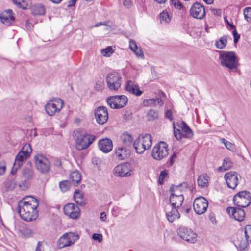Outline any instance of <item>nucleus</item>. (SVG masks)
Here are the masks:
<instances>
[{
    "label": "nucleus",
    "mask_w": 251,
    "mask_h": 251,
    "mask_svg": "<svg viewBox=\"0 0 251 251\" xmlns=\"http://www.w3.org/2000/svg\"><path fill=\"white\" fill-rule=\"evenodd\" d=\"M39 202L33 197H27L20 201L17 210L22 219L26 221H31L36 219L38 212L37 208Z\"/></svg>",
    "instance_id": "obj_1"
},
{
    "label": "nucleus",
    "mask_w": 251,
    "mask_h": 251,
    "mask_svg": "<svg viewBox=\"0 0 251 251\" xmlns=\"http://www.w3.org/2000/svg\"><path fill=\"white\" fill-rule=\"evenodd\" d=\"M94 135L87 134L84 129H78L75 132V147L78 150L87 148L95 140Z\"/></svg>",
    "instance_id": "obj_2"
},
{
    "label": "nucleus",
    "mask_w": 251,
    "mask_h": 251,
    "mask_svg": "<svg viewBox=\"0 0 251 251\" xmlns=\"http://www.w3.org/2000/svg\"><path fill=\"white\" fill-rule=\"evenodd\" d=\"M152 139L150 134H141L134 142L133 146L138 154H142L151 146Z\"/></svg>",
    "instance_id": "obj_3"
},
{
    "label": "nucleus",
    "mask_w": 251,
    "mask_h": 251,
    "mask_svg": "<svg viewBox=\"0 0 251 251\" xmlns=\"http://www.w3.org/2000/svg\"><path fill=\"white\" fill-rule=\"evenodd\" d=\"M173 125L174 134L177 140H179L182 138L189 139L192 138L193 136V131L184 121H182L179 123L177 124L178 128L176 127L174 123Z\"/></svg>",
    "instance_id": "obj_4"
},
{
    "label": "nucleus",
    "mask_w": 251,
    "mask_h": 251,
    "mask_svg": "<svg viewBox=\"0 0 251 251\" xmlns=\"http://www.w3.org/2000/svg\"><path fill=\"white\" fill-rule=\"evenodd\" d=\"M221 64L230 70L236 69L238 65V60L233 52L221 51L220 52Z\"/></svg>",
    "instance_id": "obj_5"
},
{
    "label": "nucleus",
    "mask_w": 251,
    "mask_h": 251,
    "mask_svg": "<svg viewBox=\"0 0 251 251\" xmlns=\"http://www.w3.org/2000/svg\"><path fill=\"white\" fill-rule=\"evenodd\" d=\"M122 77L121 75L116 71L109 73L106 77L107 87L110 90L116 91L121 85Z\"/></svg>",
    "instance_id": "obj_6"
},
{
    "label": "nucleus",
    "mask_w": 251,
    "mask_h": 251,
    "mask_svg": "<svg viewBox=\"0 0 251 251\" xmlns=\"http://www.w3.org/2000/svg\"><path fill=\"white\" fill-rule=\"evenodd\" d=\"M234 204L239 207H246L251 202V195L247 191L239 192L233 199Z\"/></svg>",
    "instance_id": "obj_7"
},
{
    "label": "nucleus",
    "mask_w": 251,
    "mask_h": 251,
    "mask_svg": "<svg viewBox=\"0 0 251 251\" xmlns=\"http://www.w3.org/2000/svg\"><path fill=\"white\" fill-rule=\"evenodd\" d=\"M79 239L77 232H68L64 233L59 239L58 245L60 249L71 246Z\"/></svg>",
    "instance_id": "obj_8"
},
{
    "label": "nucleus",
    "mask_w": 251,
    "mask_h": 251,
    "mask_svg": "<svg viewBox=\"0 0 251 251\" xmlns=\"http://www.w3.org/2000/svg\"><path fill=\"white\" fill-rule=\"evenodd\" d=\"M35 167L37 170L42 174H46L50 169V162L48 158L42 154L34 156Z\"/></svg>",
    "instance_id": "obj_9"
},
{
    "label": "nucleus",
    "mask_w": 251,
    "mask_h": 251,
    "mask_svg": "<svg viewBox=\"0 0 251 251\" xmlns=\"http://www.w3.org/2000/svg\"><path fill=\"white\" fill-rule=\"evenodd\" d=\"M151 155L156 160H161L166 157L168 155L167 144L164 142H160L153 147Z\"/></svg>",
    "instance_id": "obj_10"
},
{
    "label": "nucleus",
    "mask_w": 251,
    "mask_h": 251,
    "mask_svg": "<svg viewBox=\"0 0 251 251\" xmlns=\"http://www.w3.org/2000/svg\"><path fill=\"white\" fill-rule=\"evenodd\" d=\"M128 101V99L125 95H115L109 97L107 102L113 109H119L125 106Z\"/></svg>",
    "instance_id": "obj_11"
},
{
    "label": "nucleus",
    "mask_w": 251,
    "mask_h": 251,
    "mask_svg": "<svg viewBox=\"0 0 251 251\" xmlns=\"http://www.w3.org/2000/svg\"><path fill=\"white\" fill-rule=\"evenodd\" d=\"M63 101L60 99H54L50 100L45 106L46 113L49 116H53L62 108Z\"/></svg>",
    "instance_id": "obj_12"
},
{
    "label": "nucleus",
    "mask_w": 251,
    "mask_h": 251,
    "mask_svg": "<svg viewBox=\"0 0 251 251\" xmlns=\"http://www.w3.org/2000/svg\"><path fill=\"white\" fill-rule=\"evenodd\" d=\"M251 241V226L247 225L244 228V236L237 238V244L241 251H247L249 242Z\"/></svg>",
    "instance_id": "obj_13"
},
{
    "label": "nucleus",
    "mask_w": 251,
    "mask_h": 251,
    "mask_svg": "<svg viewBox=\"0 0 251 251\" xmlns=\"http://www.w3.org/2000/svg\"><path fill=\"white\" fill-rule=\"evenodd\" d=\"M32 152L31 146L29 144H25L20 151L17 155L14 162L18 166H22L23 162L25 161Z\"/></svg>",
    "instance_id": "obj_14"
},
{
    "label": "nucleus",
    "mask_w": 251,
    "mask_h": 251,
    "mask_svg": "<svg viewBox=\"0 0 251 251\" xmlns=\"http://www.w3.org/2000/svg\"><path fill=\"white\" fill-rule=\"evenodd\" d=\"M132 172L130 164L128 163H124L115 167L113 174L118 177H129L131 175Z\"/></svg>",
    "instance_id": "obj_15"
},
{
    "label": "nucleus",
    "mask_w": 251,
    "mask_h": 251,
    "mask_svg": "<svg viewBox=\"0 0 251 251\" xmlns=\"http://www.w3.org/2000/svg\"><path fill=\"white\" fill-rule=\"evenodd\" d=\"M178 235L188 242L194 243L197 241V235L192 229L180 227L177 230Z\"/></svg>",
    "instance_id": "obj_16"
},
{
    "label": "nucleus",
    "mask_w": 251,
    "mask_h": 251,
    "mask_svg": "<svg viewBox=\"0 0 251 251\" xmlns=\"http://www.w3.org/2000/svg\"><path fill=\"white\" fill-rule=\"evenodd\" d=\"M65 214L73 219H77L80 215L79 207L75 204L68 203L63 208Z\"/></svg>",
    "instance_id": "obj_17"
},
{
    "label": "nucleus",
    "mask_w": 251,
    "mask_h": 251,
    "mask_svg": "<svg viewBox=\"0 0 251 251\" xmlns=\"http://www.w3.org/2000/svg\"><path fill=\"white\" fill-rule=\"evenodd\" d=\"M208 206V201L202 197L195 199L193 203L194 210L199 215L203 214L207 210Z\"/></svg>",
    "instance_id": "obj_18"
},
{
    "label": "nucleus",
    "mask_w": 251,
    "mask_h": 251,
    "mask_svg": "<svg viewBox=\"0 0 251 251\" xmlns=\"http://www.w3.org/2000/svg\"><path fill=\"white\" fill-rule=\"evenodd\" d=\"M95 116L97 122L100 125L105 124L108 119V114L106 108L99 106L95 111Z\"/></svg>",
    "instance_id": "obj_19"
},
{
    "label": "nucleus",
    "mask_w": 251,
    "mask_h": 251,
    "mask_svg": "<svg viewBox=\"0 0 251 251\" xmlns=\"http://www.w3.org/2000/svg\"><path fill=\"white\" fill-rule=\"evenodd\" d=\"M190 14L194 18L202 19L205 15V8L200 3L195 2L190 8Z\"/></svg>",
    "instance_id": "obj_20"
},
{
    "label": "nucleus",
    "mask_w": 251,
    "mask_h": 251,
    "mask_svg": "<svg viewBox=\"0 0 251 251\" xmlns=\"http://www.w3.org/2000/svg\"><path fill=\"white\" fill-rule=\"evenodd\" d=\"M227 186L232 189H234L238 183V174L236 172L230 171L226 173L224 175Z\"/></svg>",
    "instance_id": "obj_21"
},
{
    "label": "nucleus",
    "mask_w": 251,
    "mask_h": 251,
    "mask_svg": "<svg viewBox=\"0 0 251 251\" xmlns=\"http://www.w3.org/2000/svg\"><path fill=\"white\" fill-rule=\"evenodd\" d=\"M226 212L231 217L238 221L241 222L244 220L245 212L239 207L235 208L228 207L226 208Z\"/></svg>",
    "instance_id": "obj_22"
},
{
    "label": "nucleus",
    "mask_w": 251,
    "mask_h": 251,
    "mask_svg": "<svg viewBox=\"0 0 251 251\" xmlns=\"http://www.w3.org/2000/svg\"><path fill=\"white\" fill-rule=\"evenodd\" d=\"M0 19L5 25H10L15 21L12 10L8 9L2 12L0 14Z\"/></svg>",
    "instance_id": "obj_23"
},
{
    "label": "nucleus",
    "mask_w": 251,
    "mask_h": 251,
    "mask_svg": "<svg viewBox=\"0 0 251 251\" xmlns=\"http://www.w3.org/2000/svg\"><path fill=\"white\" fill-rule=\"evenodd\" d=\"M126 89L130 93L136 96H139L143 93V92L140 90L138 85L132 80L127 81L126 85Z\"/></svg>",
    "instance_id": "obj_24"
},
{
    "label": "nucleus",
    "mask_w": 251,
    "mask_h": 251,
    "mask_svg": "<svg viewBox=\"0 0 251 251\" xmlns=\"http://www.w3.org/2000/svg\"><path fill=\"white\" fill-rule=\"evenodd\" d=\"M99 149L103 152H110L113 148V143L110 139L105 138L100 140L98 143Z\"/></svg>",
    "instance_id": "obj_25"
},
{
    "label": "nucleus",
    "mask_w": 251,
    "mask_h": 251,
    "mask_svg": "<svg viewBox=\"0 0 251 251\" xmlns=\"http://www.w3.org/2000/svg\"><path fill=\"white\" fill-rule=\"evenodd\" d=\"M166 216L168 221L171 223L179 219L180 217V214L177 209L172 207L170 211L166 212Z\"/></svg>",
    "instance_id": "obj_26"
},
{
    "label": "nucleus",
    "mask_w": 251,
    "mask_h": 251,
    "mask_svg": "<svg viewBox=\"0 0 251 251\" xmlns=\"http://www.w3.org/2000/svg\"><path fill=\"white\" fill-rule=\"evenodd\" d=\"M169 201L172 208L178 209L181 206L184 201V197L179 196H170Z\"/></svg>",
    "instance_id": "obj_27"
},
{
    "label": "nucleus",
    "mask_w": 251,
    "mask_h": 251,
    "mask_svg": "<svg viewBox=\"0 0 251 251\" xmlns=\"http://www.w3.org/2000/svg\"><path fill=\"white\" fill-rule=\"evenodd\" d=\"M163 101L160 98L146 99L143 100V104L145 106H155L159 105L162 106Z\"/></svg>",
    "instance_id": "obj_28"
},
{
    "label": "nucleus",
    "mask_w": 251,
    "mask_h": 251,
    "mask_svg": "<svg viewBox=\"0 0 251 251\" xmlns=\"http://www.w3.org/2000/svg\"><path fill=\"white\" fill-rule=\"evenodd\" d=\"M121 139L123 146L125 147H129L132 144L134 138L130 134L127 132H124L121 135Z\"/></svg>",
    "instance_id": "obj_29"
},
{
    "label": "nucleus",
    "mask_w": 251,
    "mask_h": 251,
    "mask_svg": "<svg viewBox=\"0 0 251 251\" xmlns=\"http://www.w3.org/2000/svg\"><path fill=\"white\" fill-rule=\"evenodd\" d=\"M129 48L138 57L144 58V56L142 50L138 47L134 41L131 40L129 41Z\"/></svg>",
    "instance_id": "obj_30"
},
{
    "label": "nucleus",
    "mask_w": 251,
    "mask_h": 251,
    "mask_svg": "<svg viewBox=\"0 0 251 251\" xmlns=\"http://www.w3.org/2000/svg\"><path fill=\"white\" fill-rule=\"evenodd\" d=\"M70 178L74 185H77L81 181V174L78 171H74L71 173Z\"/></svg>",
    "instance_id": "obj_31"
},
{
    "label": "nucleus",
    "mask_w": 251,
    "mask_h": 251,
    "mask_svg": "<svg viewBox=\"0 0 251 251\" xmlns=\"http://www.w3.org/2000/svg\"><path fill=\"white\" fill-rule=\"evenodd\" d=\"M74 198L75 202L78 205L83 206L85 205L83 195L80 193L78 189L75 190L74 194Z\"/></svg>",
    "instance_id": "obj_32"
},
{
    "label": "nucleus",
    "mask_w": 251,
    "mask_h": 251,
    "mask_svg": "<svg viewBox=\"0 0 251 251\" xmlns=\"http://www.w3.org/2000/svg\"><path fill=\"white\" fill-rule=\"evenodd\" d=\"M182 184L179 185H172L170 191L171 193L170 196H180L184 197L181 190Z\"/></svg>",
    "instance_id": "obj_33"
},
{
    "label": "nucleus",
    "mask_w": 251,
    "mask_h": 251,
    "mask_svg": "<svg viewBox=\"0 0 251 251\" xmlns=\"http://www.w3.org/2000/svg\"><path fill=\"white\" fill-rule=\"evenodd\" d=\"M32 12L35 15H44L46 12L45 6L42 4L34 5L32 9Z\"/></svg>",
    "instance_id": "obj_34"
},
{
    "label": "nucleus",
    "mask_w": 251,
    "mask_h": 251,
    "mask_svg": "<svg viewBox=\"0 0 251 251\" xmlns=\"http://www.w3.org/2000/svg\"><path fill=\"white\" fill-rule=\"evenodd\" d=\"M17 183L13 177H9L5 182V187L7 191H11L14 189Z\"/></svg>",
    "instance_id": "obj_35"
},
{
    "label": "nucleus",
    "mask_w": 251,
    "mask_h": 251,
    "mask_svg": "<svg viewBox=\"0 0 251 251\" xmlns=\"http://www.w3.org/2000/svg\"><path fill=\"white\" fill-rule=\"evenodd\" d=\"M208 180L209 177L206 174L200 176L197 179L198 185L201 187H207Z\"/></svg>",
    "instance_id": "obj_36"
},
{
    "label": "nucleus",
    "mask_w": 251,
    "mask_h": 251,
    "mask_svg": "<svg viewBox=\"0 0 251 251\" xmlns=\"http://www.w3.org/2000/svg\"><path fill=\"white\" fill-rule=\"evenodd\" d=\"M232 162L229 158H226L224 159L223 166L218 168L219 171H225L231 168Z\"/></svg>",
    "instance_id": "obj_37"
},
{
    "label": "nucleus",
    "mask_w": 251,
    "mask_h": 251,
    "mask_svg": "<svg viewBox=\"0 0 251 251\" xmlns=\"http://www.w3.org/2000/svg\"><path fill=\"white\" fill-rule=\"evenodd\" d=\"M114 52V50L111 46H108L105 49H101L100 51L101 55L106 57H110Z\"/></svg>",
    "instance_id": "obj_38"
},
{
    "label": "nucleus",
    "mask_w": 251,
    "mask_h": 251,
    "mask_svg": "<svg viewBox=\"0 0 251 251\" xmlns=\"http://www.w3.org/2000/svg\"><path fill=\"white\" fill-rule=\"evenodd\" d=\"M22 175L25 179H30L33 177V171L29 168H25L22 170Z\"/></svg>",
    "instance_id": "obj_39"
},
{
    "label": "nucleus",
    "mask_w": 251,
    "mask_h": 251,
    "mask_svg": "<svg viewBox=\"0 0 251 251\" xmlns=\"http://www.w3.org/2000/svg\"><path fill=\"white\" fill-rule=\"evenodd\" d=\"M126 149L123 147H119L116 150L115 156L119 159L122 160L126 155Z\"/></svg>",
    "instance_id": "obj_40"
},
{
    "label": "nucleus",
    "mask_w": 251,
    "mask_h": 251,
    "mask_svg": "<svg viewBox=\"0 0 251 251\" xmlns=\"http://www.w3.org/2000/svg\"><path fill=\"white\" fill-rule=\"evenodd\" d=\"M59 188L62 192H65L69 190L70 183L68 180H64L59 182Z\"/></svg>",
    "instance_id": "obj_41"
},
{
    "label": "nucleus",
    "mask_w": 251,
    "mask_h": 251,
    "mask_svg": "<svg viewBox=\"0 0 251 251\" xmlns=\"http://www.w3.org/2000/svg\"><path fill=\"white\" fill-rule=\"evenodd\" d=\"M170 1L171 5L174 6L176 9L182 10L185 9V7L179 0H170Z\"/></svg>",
    "instance_id": "obj_42"
},
{
    "label": "nucleus",
    "mask_w": 251,
    "mask_h": 251,
    "mask_svg": "<svg viewBox=\"0 0 251 251\" xmlns=\"http://www.w3.org/2000/svg\"><path fill=\"white\" fill-rule=\"evenodd\" d=\"M158 117V113L157 111L151 109L147 113V118L149 121H153Z\"/></svg>",
    "instance_id": "obj_43"
},
{
    "label": "nucleus",
    "mask_w": 251,
    "mask_h": 251,
    "mask_svg": "<svg viewBox=\"0 0 251 251\" xmlns=\"http://www.w3.org/2000/svg\"><path fill=\"white\" fill-rule=\"evenodd\" d=\"M227 43V39L226 36L221 37L219 40L216 43V46L217 48L222 49L224 48Z\"/></svg>",
    "instance_id": "obj_44"
},
{
    "label": "nucleus",
    "mask_w": 251,
    "mask_h": 251,
    "mask_svg": "<svg viewBox=\"0 0 251 251\" xmlns=\"http://www.w3.org/2000/svg\"><path fill=\"white\" fill-rule=\"evenodd\" d=\"M160 19L161 22H164L165 23L169 22L171 20L170 16L166 10H164L160 14Z\"/></svg>",
    "instance_id": "obj_45"
},
{
    "label": "nucleus",
    "mask_w": 251,
    "mask_h": 251,
    "mask_svg": "<svg viewBox=\"0 0 251 251\" xmlns=\"http://www.w3.org/2000/svg\"><path fill=\"white\" fill-rule=\"evenodd\" d=\"M221 141L222 143H223L226 146V148L232 151H234L236 150L235 145L232 143L227 141L225 139L222 138L221 139Z\"/></svg>",
    "instance_id": "obj_46"
},
{
    "label": "nucleus",
    "mask_w": 251,
    "mask_h": 251,
    "mask_svg": "<svg viewBox=\"0 0 251 251\" xmlns=\"http://www.w3.org/2000/svg\"><path fill=\"white\" fill-rule=\"evenodd\" d=\"M13 2L23 9L27 8L28 4L25 0H13Z\"/></svg>",
    "instance_id": "obj_47"
},
{
    "label": "nucleus",
    "mask_w": 251,
    "mask_h": 251,
    "mask_svg": "<svg viewBox=\"0 0 251 251\" xmlns=\"http://www.w3.org/2000/svg\"><path fill=\"white\" fill-rule=\"evenodd\" d=\"M244 16L247 21L251 22V7H246L244 9Z\"/></svg>",
    "instance_id": "obj_48"
},
{
    "label": "nucleus",
    "mask_w": 251,
    "mask_h": 251,
    "mask_svg": "<svg viewBox=\"0 0 251 251\" xmlns=\"http://www.w3.org/2000/svg\"><path fill=\"white\" fill-rule=\"evenodd\" d=\"M104 83L102 81H98L95 85V89L97 91H101L104 88Z\"/></svg>",
    "instance_id": "obj_49"
},
{
    "label": "nucleus",
    "mask_w": 251,
    "mask_h": 251,
    "mask_svg": "<svg viewBox=\"0 0 251 251\" xmlns=\"http://www.w3.org/2000/svg\"><path fill=\"white\" fill-rule=\"evenodd\" d=\"M167 175V173L165 170L162 171L160 172L159 178V182L160 184H162L163 183L164 179L166 177Z\"/></svg>",
    "instance_id": "obj_50"
},
{
    "label": "nucleus",
    "mask_w": 251,
    "mask_h": 251,
    "mask_svg": "<svg viewBox=\"0 0 251 251\" xmlns=\"http://www.w3.org/2000/svg\"><path fill=\"white\" fill-rule=\"evenodd\" d=\"M92 239L94 240L98 241L99 243H100L103 240L102 235L101 234L94 233L92 235Z\"/></svg>",
    "instance_id": "obj_51"
},
{
    "label": "nucleus",
    "mask_w": 251,
    "mask_h": 251,
    "mask_svg": "<svg viewBox=\"0 0 251 251\" xmlns=\"http://www.w3.org/2000/svg\"><path fill=\"white\" fill-rule=\"evenodd\" d=\"M232 33L234 37V42L236 43L239 41L240 39V35L237 33V31L235 29L233 31Z\"/></svg>",
    "instance_id": "obj_52"
},
{
    "label": "nucleus",
    "mask_w": 251,
    "mask_h": 251,
    "mask_svg": "<svg viewBox=\"0 0 251 251\" xmlns=\"http://www.w3.org/2000/svg\"><path fill=\"white\" fill-rule=\"evenodd\" d=\"M123 5L126 8H129L132 5V1L131 0H124Z\"/></svg>",
    "instance_id": "obj_53"
},
{
    "label": "nucleus",
    "mask_w": 251,
    "mask_h": 251,
    "mask_svg": "<svg viewBox=\"0 0 251 251\" xmlns=\"http://www.w3.org/2000/svg\"><path fill=\"white\" fill-rule=\"evenodd\" d=\"M107 23L108 22H99V23H97L95 25V27H98L100 25H105L107 26L106 27V29L108 30L109 29H110L111 28V26H109L108 25H107Z\"/></svg>",
    "instance_id": "obj_54"
},
{
    "label": "nucleus",
    "mask_w": 251,
    "mask_h": 251,
    "mask_svg": "<svg viewBox=\"0 0 251 251\" xmlns=\"http://www.w3.org/2000/svg\"><path fill=\"white\" fill-rule=\"evenodd\" d=\"M25 237H30L33 234L32 230L28 228H25Z\"/></svg>",
    "instance_id": "obj_55"
},
{
    "label": "nucleus",
    "mask_w": 251,
    "mask_h": 251,
    "mask_svg": "<svg viewBox=\"0 0 251 251\" xmlns=\"http://www.w3.org/2000/svg\"><path fill=\"white\" fill-rule=\"evenodd\" d=\"M21 166H18V165H16L15 163H14L13 168L11 170V174L14 175L16 173L18 169Z\"/></svg>",
    "instance_id": "obj_56"
},
{
    "label": "nucleus",
    "mask_w": 251,
    "mask_h": 251,
    "mask_svg": "<svg viewBox=\"0 0 251 251\" xmlns=\"http://www.w3.org/2000/svg\"><path fill=\"white\" fill-rule=\"evenodd\" d=\"M166 117L168 118L170 120H173V117L172 116V112L170 110H168L165 113Z\"/></svg>",
    "instance_id": "obj_57"
},
{
    "label": "nucleus",
    "mask_w": 251,
    "mask_h": 251,
    "mask_svg": "<svg viewBox=\"0 0 251 251\" xmlns=\"http://www.w3.org/2000/svg\"><path fill=\"white\" fill-rule=\"evenodd\" d=\"M209 219L211 221V222L213 224H216L217 223V221L216 219V218L214 216V215L213 214H210L209 215Z\"/></svg>",
    "instance_id": "obj_58"
},
{
    "label": "nucleus",
    "mask_w": 251,
    "mask_h": 251,
    "mask_svg": "<svg viewBox=\"0 0 251 251\" xmlns=\"http://www.w3.org/2000/svg\"><path fill=\"white\" fill-rule=\"evenodd\" d=\"M176 153H174L173 154V155H172V156L171 157L170 160H169V163H170V165H172L173 164V163L174 162V160L176 159Z\"/></svg>",
    "instance_id": "obj_59"
},
{
    "label": "nucleus",
    "mask_w": 251,
    "mask_h": 251,
    "mask_svg": "<svg viewBox=\"0 0 251 251\" xmlns=\"http://www.w3.org/2000/svg\"><path fill=\"white\" fill-rule=\"evenodd\" d=\"M26 27L27 30H31L32 27V24L29 21H26L25 22Z\"/></svg>",
    "instance_id": "obj_60"
},
{
    "label": "nucleus",
    "mask_w": 251,
    "mask_h": 251,
    "mask_svg": "<svg viewBox=\"0 0 251 251\" xmlns=\"http://www.w3.org/2000/svg\"><path fill=\"white\" fill-rule=\"evenodd\" d=\"M6 171V166L5 165L0 166V175L3 174Z\"/></svg>",
    "instance_id": "obj_61"
},
{
    "label": "nucleus",
    "mask_w": 251,
    "mask_h": 251,
    "mask_svg": "<svg viewBox=\"0 0 251 251\" xmlns=\"http://www.w3.org/2000/svg\"><path fill=\"white\" fill-rule=\"evenodd\" d=\"M41 245L42 244L41 242H38L36 251H43L42 249Z\"/></svg>",
    "instance_id": "obj_62"
},
{
    "label": "nucleus",
    "mask_w": 251,
    "mask_h": 251,
    "mask_svg": "<svg viewBox=\"0 0 251 251\" xmlns=\"http://www.w3.org/2000/svg\"><path fill=\"white\" fill-rule=\"evenodd\" d=\"M77 0H70L69 2L68 7L73 6L75 5Z\"/></svg>",
    "instance_id": "obj_63"
},
{
    "label": "nucleus",
    "mask_w": 251,
    "mask_h": 251,
    "mask_svg": "<svg viewBox=\"0 0 251 251\" xmlns=\"http://www.w3.org/2000/svg\"><path fill=\"white\" fill-rule=\"evenodd\" d=\"M106 215L105 212H101L100 213V219L102 221H104L106 219Z\"/></svg>",
    "instance_id": "obj_64"
}]
</instances>
